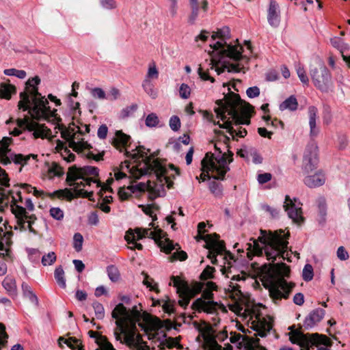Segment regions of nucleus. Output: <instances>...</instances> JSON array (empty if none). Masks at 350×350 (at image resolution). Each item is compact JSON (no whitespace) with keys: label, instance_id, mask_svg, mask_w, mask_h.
Listing matches in <instances>:
<instances>
[{"label":"nucleus","instance_id":"obj_1","mask_svg":"<svg viewBox=\"0 0 350 350\" xmlns=\"http://www.w3.org/2000/svg\"><path fill=\"white\" fill-rule=\"evenodd\" d=\"M141 310L137 306L131 310H127L123 304H118L111 312L116 325L113 335L117 341L125 344L133 350H150V347L137 333L136 324L148 334V339H151V334L149 332L158 329L161 323L159 319L142 313Z\"/></svg>","mask_w":350,"mask_h":350},{"label":"nucleus","instance_id":"obj_2","mask_svg":"<svg viewBox=\"0 0 350 350\" xmlns=\"http://www.w3.org/2000/svg\"><path fill=\"white\" fill-rule=\"evenodd\" d=\"M216 105L215 112L217 117L224 121V124H219V126L226 129L233 139L235 137H245L247 131L242 127L235 129L232 124L236 126L249 124L252 106L243 102L238 94L232 92L225 95L223 99L217 100Z\"/></svg>","mask_w":350,"mask_h":350},{"label":"nucleus","instance_id":"obj_3","mask_svg":"<svg viewBox=\"0 0 350 350\" xmlns=\"http://www.w3.org/2000/svg\"><path fill=\"white\" fill-rule=\"evenodd\" d=\"M230 37V29L224 27L213 32L211 38L215 42L210 44L212 49L208 52L211 56V69H215L217 75L221 74L226 69L228 72H239L241 71L239 64H229V60L237 61L242 56L243 47L240 44L232 45L227 43Z\"/></svg>","mask_w":350,"mask_h":350},{"label":"nucleus","instance_id":"obj_4","mask_svg":"<svg viewBox=\"0 0 350 350\" xmlns=\"http://www.w3.org/2000/svg\"><path fill=\"white\" fill-rule=\"evenodd\" d=\"M99 170L94 166L86 165L78 167L72 165L68 168L66 176V182L69 186L72 187V190L64 189L56 191L60 197L71 200L75 198H88L93 195L92 191L84 190L85 186H90L91 183H95L96 187H101L100 190L111 191L109 185L113 180H108L107 185H101V183L95 178L98 176Z\"/></svg>","mask_w":350,"mask_h":350},{"label":"nucleus","instance_id":"obj_5","mask_svg":"<svg viewBox=\"0 0 350 350\" xmlns=\"http://www.w3.org/2000/svg\"><path fill=\"white\" fill-rule=\"evenodd\" d=\"M260 235L258 239H250L252 243L247 244V255L248 258L252 256H266L267 260L274 262L277 257L280 256L283 259L288 258V244L289 233H285L282 230L275 231L260 230Z\"/></svg>","mask_w":350,"mask_h":350},{"label":"nucleus","instance_id":"obj_6","mask_svg":"<svg viewBox=\"0 0 350 350\" xmlns=\"http://www.w3.org/2000/svg\"><path fill=\"white\" fill-rule=\"evenodd\" d=\"M40 82L38 77L29 79L26 82L25 90L19 95L18 107L23 111H28L33 118L49 120L55 116L56 110L51 109L47 98L38 92V85Z\"/></svg>","mask_w":350,"mask_h":350},{"label":"nucleus","instance_id":"obj_7","mask_svg":"<svg viewBox=\"0 0 350 350\" xmlns=\"http://www.w3.org/2000/svg\"><path fill=\"white\" fill-rule=\"evenodd\" d=\"M289 272V267L284 263L265 265L262 267V280L275 302L282 298L287 299L294 287L293 284L288 283L284 279Z\"/></svg>","mask_w":350,"mask_h":350},{"label":"nucleus","instance_id":"obj_8","mask_svg":"<svg viewBox=\"0 0 350 350\" xmlns=\"http://www.w3.org/2000/svg\"><path fill=\"white\" fill-rule=\"evenodd\" d=\"M221 143L214 144L215 152H208L202 160V173L200 175L202 181L208 177L210 178L209 172L212 174V178L216 180H224L225 174L230 170L229 164L232 161L233 153L228 150V146L223 144L228 154L222 152L219 146Z\"/></svg>","mask_w":350,"mask_h":350},{"label":"nucleus","instance_id":"obj_9","mask_svg":"<svg viewBox=\"0 0 350 350\" xmlns=\"http://www.w3.org/2000/svg\"><path fill=\"white\" fill-rule=\"evenodd\" d=\"M5 194L8 203L10 202V198H11V211L16 219V226H14V229H19L21 231L28 230L30 232L36 234V232L32 225L36 220V217L33 214L29 215L26 208L18 204V203L23 202L21 191L19 188L15 187L10 191L5 189Z\"/></svg>","mask_w":350,"mask_h":350},{"label":"nucleus","instance_id":"obj_10","mask_svg":"<svg viewBox=\"0 0 350 350\" xmlns=\"http://www.w3.org/2000/svg\"><path fill=\"white\" fill-rule=\"evenodd\" d=\"M167 170L165 165L158 159H148L144 163V167L140 168L132 167L130 170L131 176L135 179H139L142 176L148 174H154L160 183L159 187H162L161 192L158 190L157 196H159L165 194L164 185H166L167 188H170L172 185V182L167 176Z\"/></svg>","mask_w":350,"mask_h":350},{"label":"nucleus","instance_id":"obj_11","mask_svg":"<svg viewBox=\"0 0 350 350\" xmlns=\"http://www.w3.org/2000/svg\"><path fill=\"white\" fill-rule=\"evenodd\" d=\"M55 133L60 132L61 137L68 143L69 148L75 152H80L91 148L90 144L85 140L83 128L79 127L74 123L68 127L58 124L55 127Z\"/></svg>","mask_w":350,"mask_h":350},{"label":"nucleus","instance_id":"obj_12","mask_svg":"<svg viewBox=\"0 0 350 350\" xmlns=\"http://www.w3.org/2000/svg\"><path fill=\"white\" fill-rule=\"evenodd\" d=\"M290 340L292 343L299 345L301 347V350H309L312 346H317V350H331L328 348L332 346L330 340L319 334H304L295 332L290 336Z\"/></svg>","mask_w":350,"mask_h":350},{"label":"nucleus","instance_id":"obj_13","mask_svg":"<svg viewBox=\"0 0 350 350\" xmlns=\"http://www.w3.org/2000/svg\"><path fill=\"white\" fill-rule=\"evenodd\" d=\"M309 73L315 87L327 91L331 82V74L323 61L318 56L313 57L309 65Z\"/></svg>","mask_w":350,"mask_h":350},{"label":"nucleus","instance_id":"obj_14","mask_svg":"<svg viewBox=\"0 0 350 350\" xmlns=\"http://www.w3.org/2000/svg\"><path fill=\"white\" fill-rule=\"evenodd\" d=\"M164 237L165 233L159 228H154V230H151L150 228H136L135 230H129L124 238L129 244L132 245V246L129 247V249L142 250L143 245L141 243H137V240L148 237L154 239L159 245V243L164 239Z\"/></svg>","mask_w":350,"mask_h":350},{"label":"nucleus","instance_id":"obj_15","mask_svg":"<svg viewBox=\"0 0 350 350\" xmlns=\"http://www.w3.org/2000/svg\"><path fill=\"white\" fill-rule=\"evenodd\" d=\"M12 142V138L4 137L0 141V163L3 165H8L11 163V159L16 163L24 166L29 164L31 161H35L37 158L36 154L23 155L21 154H14L11 159L8 156L10 151L9 145Z\"/></svg>","mask_w":350,"mask_h":350},{"label":"nucleus","instance_id":"obj_16","mask_svg":"<svg viewBox=\"0 0 350 350\" xmlns=\"http://www.w3.org/2000/svg\"><path fill=\"white\" fill-rule=\"evenodd\" d=\"M196 239L197 241L203 240L205 241V247L208 250L207 257L211 259L213 264L217 263V255L226 253L224 242L219 239V235L217 234L203 235L202 233H198Z\"/></svg>","mask_w":350,"mask_h":350},{"label":"nucleus","instance_id":"obj_17","mask_svg":"<svg viewBox=\"0 0 350 350\" xmlns=\"http://www.w3.org/2000/svg\"><path fill=\"white\" fill-rule=\"evenodd\" d=\"M172 280L173 286L176 288V292L180 297L178 303L183 308L187 307L191 298L196 293H200L203 288V284L198 283L195 285L193 289H191L186 282L181 280L178 277L173 276Z\"/></svg>","mask_w":350,"mask_h":350},{"label":"nucleus","instance_id":"obj_18","mask_svg":"<svg viewBox=\"0 0 350 350\" xmlns=\"http://www.w3.org/2000/svg\"><path fill=\"white\" fill-rule=\"evenodd\" d=\"M17 124L19 127H24L28 131L31 132L34 138L48 139L52 140L56 135H53L50 129H47L44 124H40L29 118L18 119Z\"/></svg>","mask_w":350,"mask_h":350},{"label":"nucleus","instance_id":"obj_19","mask_svg":"<svg viewBox=\"0 0 350 350\" xmlns=\"http://www.w3.org/2000/svg\"><path fill=\"white\" fill-rule=\"evenodd\" d=\"M207 286L209 290H205L202 293V296L197 299L192 305L193 308L199 311H204L207 313H212L215 309L216 304L212 301L213 293L211 290L215 288L213 282H207Z\"/></svg>","mask_w":350,"mask_h":350},{"label":"nucleus","instance_id":"obj_20","mask_svg":"<svg viewBox=\"0 0 350 350\" xmlns=\"http://www.w3.org/2000/svg\"><path fill=\"white\" fill-rule=\"evenodd\" d=\"M284 208L289 218L295 224H300L304 222L302 215V204L297 198L291 199L288 196L285 198Z\"/></svg>","mask_w":350,"mask_h":350},{"label":"nucleus","instance_id":"obj_21","mask_svg":"<svg viewBox=\"0 0 350 350\" xmlns=\"http://www.w3.org/2000/svg\"><path fill=\"white\" fill-rule=\"evenodd\" d=\"M189 5L191 12L188 16L187 23L189 25H193L200 16V10L202 11L201 16H204L208 10V2L206 0H189Z\"/></svg>","mask_w":350,"mask_h":350},{"label":"nucleus","instance_id":"obj_22","mask_svg":"<svg viewBox=\"0 0 350 350\" xmlns=\"http://www.w3.org/2000/svg\"><path fill=\"white\" fill-rule=\"evenodd\" d=\"M318 163L317 146L311 145L307 147L303 159V167L306 173L312 172Z\"/></svg>","mask_w":350,"mask_h":350},{"label":"nucleus","instance_id":"obj_23","mask_svg":"<svg viewBox=\"0 0 350 350\" xmlns=\"http://www.w3.org/2000/svg\"><path fill=\"white\" fill-rule=\"evenodd\" d=\"M230 341L237 344L239 348L243 347L245 350H252L254 345L255 346L256 344V336H248L235 332L230 333Z\"/></svg>","mask_w":350,"mask_h":350},{"label":"nucleus","instance_id":"obj_24","mask_svg":"<svg viewBox=\"0 0 350 350\" xmlns=\"http://www.w3.org/2000/svg\"><path fill=\"white\" fill-rule=\"evenodd\" d=\"M159 246L165 253H170L173 250H176L173 254V257L175 259L184 260L187 258V254L185 252L178 251L180 249V247L178 244L174 245L172 241L167 238L164 237V239H162V241L159 243Z\"/></svg>","mask_w":350,"mask_h":350},{"label":"nucleus","instance_id":"obj_25","mask_svg":"<svg viewBox=\"0 0 350 350\" xmlns=\"http://www.w3.org/2000/svg\"><path fill=\"white\" fill-rule=\"evenodd\" d=\"M280 10L279 5L273 0L270 1L267 10V21L270 26L276 28L280 24Z\"/></svg>","mask_w":350,"mask_h":350},{"label":"nucleus","instance_id":"obj_26","mask_svg":"<svg viewBox=\"0 0 350 350\" xmlns=\"http://www.w3.org/2000/svg\"><path fill=\"white\" fill-rule=\"evenodd\" d=\"M325 310L322 308H317L312 311L308 317H306L304 326L306 329H311L317 323L320 322L325 316Z\"/></svg>","mask_w":350,"mask_h":350},{"label":"nucleus","instance_id":"obj_27","mask_svg":"<svg viewBox=\"0 0 350 350\" xmlns=\"http://www.w3.org/2000/svg\"><path fill=\"white\" fill-rule=\"evenodd\" d=\"M9 178L5 172L0 167V211L8 205L7 196L5 187H9Z\"/></svg>","mask_w":350,"mask_h":350},{"label":"nucleus","instance_id":"obj_28","mask_svg":"<svg viewBox=\"0 0 350 350\" xmlns=\"http://www.w3.org/2000/svg\"><path fill=\"white\" fill-rule=\"evenodd\" d=\"M13 233L12 231H5L3 228H0V257L4 256L8 254L9 247L12 245V237Z\"/></svg>","mask_w":350,"mask_h":350},{"label":"nucleus","instance_id":"obj_29","mask_svg":"<svg viewBox=\"0 0 350 350\" xmlns=\"http://www.w3.org/2000/svg\"><path fill=\"white\" fill-rule=\"evenodd\" d=\"M318 109L314 106L308 107L310 135L311 137H315L319 133V129L317 126Z\"/></svg>","mask_w":350,"mask_h":350},{"label":"nucleus","instance_id":"obj_30","mask_svg":"<svg viewBox=\"0 0 350 350\" xmlns=\"http://www.w3.org/2000/svg\"><path fill=\"white\" fill-rule=\"evenodd\" d=\"M325 182L324 174L321 171L315 173L314 175L307 176L304 178V183L310 188H314L323 185Z\"/></svg>","mask_w":350,"mask_h":350},{"label":"nucleus","instance_id":"obj_31","mask_svg":"<svg viewBox=\"0 0 350 350\" xmlns=\"http://www.w3.org/2000/svg\"><path fill=\"white\" fill-rule=\"evenodd\" d=\"M202 336L204 339L202 345L204 350H224L211 334L202 332Z\"/></svg>","mask_w":350,"mask_h":350},{"label":"nucleus","instance_id":"obj_32","mask_svg":"<svg viewBox=\"0 0 350 350\" xmlns=\"http://www.w3.org/2000/svg\"><path fill=\"white\" fill-rule=\"evenodd\" d=\"M55 149L57 152H60L64 160L68 163H70L75 161V155L72 153L70 150L64 146V142L57 139L56 141Z\"/></svg>","mask_w":350,"mask_h":350},{"label":"nucleus","instance_id":"obj_33","mask_svg":"<svg viewBox=\"0 0 350 350\" xmlns=\"http://www.w3.org/2000/svg\"><path fill=\"white\" fill-rule=\"evenodd\" d=\"M130 139V136L124 133L122 131H117L113 139V144L122 152V148H126Z\"/></svg>","mask_w":350,"mask_h":350},{"label":"nucleus","instance_id":"obj_34","mask_svg":"<svg viewBox=\"0 0 350 350\" xmlns=\"http://www.w3.org/2000/svg\"><path fill=\"white\" fill-rule=\"evenodd\" d=\"M2 286L10 296L12 297L17 296V286L14 278L10 276L5 277L2 282Z\"/></svg>","mask_w":350,"mask_h":350},{"label":"nucleus","instance_id":"obj_35","mask_svg":"<svg viewBox=\"0 0 350 350\" xmlns=\"http://www.w3.org/2000/svg\"><path fill=\"white\" fill-rule=\"evenodd\" d=\"M298 105L296 97L294 95H291L280 103L279 109L282 111L285 110L295 111L297 109Z\"/></svg>","mask_w":350,"mask_h":350},{"label":"nucleus","instance_id":"obj_36","mask_svg":"<svg viewBox=\"0 0 350 350\" xmlns=\"http://www.w3.org/2000/svg\"><path fill=\"white\" fill-rule=\"evenodd\" d=\"M63 343L72 350H83L81 341L75 338L70 337L65 338L64 337H59L58 339L59 345L62 346Z\"/></svg>","mask_w":350,"mask_h":350},{"label":"nucleus","instance_id":"obj_37","mask_svg":"<svg viewBox=\"0 0 350 350\" xmlns=\"http://www.w3.org/2000/svg\"><path fill=\"white\" fill-rule=\"evenodd\" d=\"M21 288L23 297L28 299L36 306H38L39 304L38 298L33 293L31 286L27 283L23 282Z\"/></svg>","mask_w":350,"mask_h":350},{"label":"nucleus","instance_id":"obj_38","mask_svg":"<svg viewBox=\"0 0 350 350\" xmlns=\"http://www.w3.org/2000/svg\"><path fill=\"white\" fill-rule=\"evenodd\" d=\"M159 72L154 62H151L148 64L147 72L143 81H148L152 82L159 78Z\"/></svg>","mask_w":350,"mask_h":350},{"label":"nucleus","instance_id":"obj_39","mask_svg":"<svg viewBox=\"0 0 350 350\" xmlns=\"http://www.w3.org/2000/svg\"><path fill=\"white\" fill-rule=\"evenodd\" d=\"M318 212H319V222L324 223L327 215V205L325 200L323 198H319L317 201Z\"/></svg>","mask_w":350,"mask_h":350},{"label":"nucleus","instance_id":"obj_40","mask_svg":"<svg viewBox=\"0 0 350 350\" xmlns=\"http://www.w3.org/2000/svg\"><path fill=\"white\" fill-rule=\"evenodd\" d=\"M15 87L10 84L1 83L0 85V96L5 99H10L11 95L15 93Z\"/></svg>","mask_w":350,"mask_h":350},{"label":"nucleus","instance_id":"obj_41","mask_svg":"<svg viewBox=\"0 0 350 350\" xmlns=\"http://www.w3.org/2000/svg\"><path fill=\"white\" fill-rule=\"evenodd\" d=\"M142 86L144 92L152 99H155L158 96V91L154 88L153 82L143 81Z\"/></svg>","mask_w":350,"mask_h":350},{"label":"nucleus","instance_id":"obj_42","mask_svg":"<svg viewBox=\"0 0 350 350\" xmlns=\"http://www.w3.org/2000/svg\"><path fill=\"white\" fill-rule=\"evenodd\" d=\"M48 174L49 178L55 176H62L64 174V169L57 163H52L48 167Z\"/></svg>","mask_w":350,"mask_h":350},{"label":"nucleus","instance_id":"obj_43","mask_svg":"<svg viewBox=\"0 0 350 350\" xmlns=\"http://www.w3.org/2000/svg\"><path fill=\"white\" fill-rule=\"evenodd\" d=\"M54 276L58 285L61 288H65L66 286V279L64 277V271L62 267H58L55 269Z\"/></svg>","mask_w":350,"mask_h":350},{"label":"nucleus","instance_id":"obj_44","mask_svg":"<svg viewBox=\"0 0 350 350\" xmlns=\"http://www.w3.org/2000/svg\"><path fill=\"white\" fill-rule=\"evenodd\" d=\"M107 272L109 278L111 282H117L120 278L118 269L114 265H109L107 268Z\"/></svg>","mask_w":350,"mask_h":350},{"label":"nucleus","instance_id":"obj_45","mask_svg":"<svg viewBox=\"0 0 350 350\" xmlns=\"http://www.w3.org/2000/svg\"><path fill=\"white\" fill-rule=\"evenodd\" d=\"M57 259V256L54 252H50L48 254H46L42 257V264L43 266H50L52 265Z\"/></svg>","mask_w":350,"mask_h":350},{"label":"nucleus","instance_id":"obj_46","mask_svg":"<svg viewBox=\"0 0 350 350\" xmlns=\"http://www.w3.org/2000/svg\"><path fill=\"white\" fill-rule=\"evenodd\" d=\"M296 71L299 80L304 85H308L309 83V79L306 73L304 66L301 64L296 66Z\"/></svg>","mask_w":350,"mask_h":350},{"label":"nucleus","instance_id":"obj_47","mask_svg":"<svg viewBox=\"0 0 350 350\" xmlns=\"http://www.w3.org/2000/svg\"><path fill=\"white\" fill-rule=\"evenodd\" d=\"M96 342L100 350H116L107 338L104 336H100L98 337Z\"/></svg>","mask_w":350,"mask_h":350},{"label":"nucleus","instance_id":"obj_48","mask_svg":"<svg viewBox=\"0 0 350 350\" xmlns=\"http://www.w3.org/2000/svg\"><path fill=\"white\" fill-rule=\"evenodd\" d=\"M159 123V117L155 113L148 114L145 120L146 126L148 127H156Z\"/></svg>","mask_w":350,"mask_h":350},{"label":"nucleus","instance_id":"obj_49","mask_svg":"<svg viewBox=\"0 0 350 350\" xmlns=\"http://www.w3.org/2000/svg\"><path fill=\"white\" fill-rule=\"evenodd\" d=\"M332 45L343 53L347 49V45L343 42L342 39L339 37H334L330 40Z\"/></svg>","mask_w":350,"mask_h":350},{"label":"nucleus","instance_id":"obj_50","mask_svg":"<svg viewBox=\"0 0 350 350\" xmlns=\"http://www.w3.org/2000/svg\"><path fill=\"white\" fill-rule=\"evenodd\" d=\"M314 276L312 266L310 264H306L302 271V278L304 281L309 282L312 280Z\"/></svg>","mask_w":350,"mask_h":350},{"label":"nucleus","instance_id":"obj_51","mask_svg":"<svg viewBox=\"0 0 350 350\" xmlns=\"http://www.w3.org/2000/svg\"><path fill=\"white\" fill-rule=\"evenodd\" d=\"M92 307L94 308L96 317L98 319H103L105 317V309L103 306L98 301H94L92 304Z\"/></svg>","mask_w":350,"mask_h":350},{"label":"nucleus","instance_id":"obj_52","mask_svg":"<svg viewBox=\"0 0 350 350\" xmlns=\"http://www.w3.org/2000/svg\"><path fill=\"white\" fill-rule=\"evenodd\" d=\"M4 74L7 76H15L18 79H24L26 77V72L23 70L15 68H9L4 70Z\"/></svg>","mask_w":350,"mask_h":350},{"label":"nucleus","instance_id":"obj_53","mask_svg":"<svg viewBox=\"0 0 350 350\" xmlns=\"http://www.w3.org/2000/svg\"><path fill=\"white\" fill-rule=\"evenodd\" d=\"M83 243V236L77 232L74 234L73 237V247L77 252H80L82 250Z\"/></svg>","mask_w":350,"mask_h":350},{"label":"nucleus","instance_id":"obj_54","mask_svg":"<svg viewBox=\"0 0 350 350\" xmlns=\"http://www.w3.org/2000/svg\"><path fill=\"white\" fill-rule=\"evenodd\" d=\"M50 215L56 220H62L64 218V212L59 207H52L49 211Z\"/></svg>","mask_w":350,"mask_h":350},{"label":"nucleus","instance_id":"obj_55","mask_svg":"<svg viewBox=\"0 0 350 350\" xmlns=\"http://www.w3.org/2000/svg\"><path fill=\"white\" fill-rule=\"evenodd\" d=\"M180 96L183 99H187L190 96L191 88L186 83H182L179 88Z\"/></svg>","mask_w":350,"mask_h":350},{"label":"nucleus","instance_id":"obj_56","mask_svg":"<svg viewBox=\"0 0 350 350\" xmlns=\"http://www.w3.org/2000/svg\"><path fill=\"white\" fill-rule=\"evenodd\" d=\"M170 129L174 131H178L180 128V120L177 116H173L169 121Z\"/></svg>","mask_w":350,"mask_h":350},{"label":"nucleus","instance_id":"obj_57","mask_svg":"<svg viewBox=\"0 0 350 350\" xmlns=\"http://www.w3.org/2000/svg\"><path fill=\"white\" fill-rule=\"evenodd\" d=\"M134 191L135 190L133 187H129L126 189L124 188L120 189L118 191V196L121 200H124L128 199V198L131 196V193Z\"/></svg>","mask_w":350,"mask_h":350},{"label":"nucleus","instance_id":"obj_58","mask_svg":"<svg viewBox=\"0 0 350 350\" xmlns=\"http://www.w3.org/2000/svg\"><path fill=\"white\" fill-rule=\"evenodd\" d=\"M215 271V268L211 266H207L204 270L202 272L200 275V278L202 280H208L211 279L213 277V273Z\"/></svg>","mask_w":350,"mask_h":350},{"label":"nucleus","instance_id":"obj_59","mask_svg":"<svg viewBox=\"0 0 350 350\" xmlns=\"http://www.w3.org/2000/svg\"><path fill=\"white\" fill-rule=\"evenodd\" d=\"M209 189L215 196H220L222 193V190L219 184L215 181L209 183Z\"/></svg>","mask_w":350,"mask_h":350},{"label":"nucleus","instance_id":"obj_60","mask_svg":"<svg viewBox=\"0 0 350 350\" xmlns=\"http://www.w3.org/2000/svg\"><path fill=\"white\" fill-rule=\"evenodd\" d=\"M91 94L93 97L97 98L99 99H105L107 98L105 92L104 90L100 88H93L91 91Z\"/></svg>","mask_w":350,"mask_h":350},{"label":"nucleus","instance_id":"obj_61","mask_svg":"<svg viewBox=\"0 0 350 350\" xmlns=\"http://www.w3.org/2000/svg\"><path fill=\"white\" fill-rule=\"evenodd\" d=\"M246 94L249 98H256L260 94V89L257 86L250 87L246 90Z\"/></svg>","mask_w":350,"mask_h":350},{"label":"nucleus","instance_id":"obj_62","mask_svg":"<svg viewBox=\"0 0 350 350\" xmlns=\"http://www.w3.org/2000/svg\"><path fill=\"white\" fill-rule=\"evenodd\" d=\"M336 254L340 260H346L349 258V254L343 246H340L338 248Z\"/></svg>","mask_w":350,"mask_h":350},{"label":"nucleus","instance_id":"obj_63","mask_svg":"<svg viewBox=\"0 0 350 350\" xmlns=\"http://www.w3.org/2000/svg\"><path fill=\"white\" fill-rule=\"evenodd\" d=\"M271 174L270 173H264L258 175L257 180L259 184H264L269 182L271 179Z\"/></svg>","mask_w":350,"mask_h":350},{"label":"nucleus","instance_id":"obj_64","mask_svg":"<svg viewBox=\"0 0 350 350\" xmlns=\"http://www.w3.org/2000/svg\"><path fill=\"white\" fill-rule=\"evenodd\" d=\"M108 128L105 124H102L98 129L97 135L100 139H105L107 135Z\"/></svg>","mask_w":350,"mask_h":350}]
</instances>
